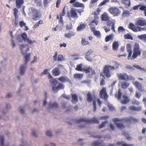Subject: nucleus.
Listing matches in <instances>:
<instances>
[{
  "mask_svg": "<svg viewBox=\"0 0 146 146\" xmlns=\"http://www.w3.org/2000/svg\"><path fill=\"white\" fill-rule=\"evenodd\" d=\"M19 111L21 113L24 114L25 113V108L23 107H20L19 108Z\"/></svg>",
  "mask_w": 146,
  "mask_h": 146,
  "instance_id": "obj_50",
  "label": "nucleus"
},
{
  "mask_svg": "<svg viewBox=\"0 0 146 146\" xmlns=\"http://www.w3.org/2000/svg\"><path fill=\"white\" fill-rule=\"evenodd\" d=\"M53 75L57 76L59 75L60 74V72L58 68H55L52 71Z\"/></svg>",
  "mask_w": 146,
  "mask_h": 146,
  "instance_id": "obj_23",
  "label": "nucleus"
},
{
  "mask_svg": "<svg viewBox=\"0 0 146 146\" xmlns=\"http://www.w3.org/2000/svg\"><path fill=\"white\" fill-rule=\"evenodd\" d=\"M68 17L69 18L72 17L77 19L78 16L76 12V10L74 9H72L70 10V14L68 15Z\"/></svg>",
  "mask_w": 146,
  "mask_h": 146,
  "instance_id": "obj_14",
  "label": "nucleus"
},
{
  "mask_svg": "<svg viewBox=\"0 0 146 146\" xmlns=\"http://www.w3.org/2000/svg\"><path fill=\"white\" fill-rule=\"evenodd\" d=\"M133 53L132 57H130V59L133 60L136 58L138 56L140 55L141 50L139 48V45L137 43L135 44L133 48Z\"/></svg>",
  "mask_w": 146,
  "mask_h": 146,
  "instance_id": "obj_2",
  "label": "nucleus"
},
{
  "mask_svg": "<svg viewBox=\"0 0 146 146\" xmlns=\"http://www.w3.org/2000/svg\"><path fill=\"white\" fill-rule=\"evenodd\" d=\"M48 78L50 79V81L51 83L52 84H56L57 83V81L54 78L49 72H48Z\"/></svg>",
  "mask_w": 146,
  "mask_h": 146,
  "instance_id": "obj_24",
  "label": "nucleus"
},
{
  "mask_svg": "<svg viewBox=\"0 0 146 146\" xmlns=\"http://www.w3.org/2000/svg\"><path fill=\"white\" fill-rule=\"evenodd\" d=\"M129 110H131L139 111L141 110V107H139L138 108H136L134 106H131L129 107Z\"/></svg>",
  "mask_w": 146,
  "mask_h": 146,
  "instance_id": "obj_27",
  "label": "nucleus"
},
{
  "mask_svg": "<svg viewBox=\"0 0 146 146\" xmlns=\"http://www.w3.org/2000/svg\"><path fill=\"white\" fill-rule=\"evenodd\" d=\"M72 102L73 103H76L78 100V96L76 94H72Z\"/></svg>",
  "mask_w": 146,
  "mask_h": 146,
  "instance_id": "obj_33",
  "label": "nucleus"
},
{
  "mask_svg": "<svg viewBox=\"0 0 146 146\" xmlns=\"http://www.w3.org/2000/svg\"><path fill=\"white\" fill-rule=\"evenodd\" d=\"M31 10L33 14L32 19L35 20L39 19L41 16L40 12L36 9L33 8H31Z\"/></svg>",
  "mask_w": 146,
  "mask_h": 146,
  "instance_id": "obj_4",
  "label": "nucleus"
},
{
  "mask_svg": "<svg viewBox=\"0 0 146 146\" xmlns=\"http://www.w3.org/2000/svg\"><path fill=\"white\" fill-rule=\"evenodd\" d=\"M4 137L3 135H0V141L1 142V144L3 145L4 143Z\"/></svg>",
  "mask_w": 146,
  "mask_h": 146,
  "instance_id": "obj_51",
  "label": "nucleus"
},
{
  "mask_svg": "<svg viewBox=\"0 0 146 146\" xmlns=\"http://www.w3.org/2000/svg\"><path fill=\"white\" fill-rule=\"evenodd\" d=\"M136 25L137 26H144L146 25V21L142 20H139L136 22Z\"/></svg>",
  "mask_w": 146,
  "mask_h": 146,
  "instance_id": "obj_25",
  "label": "nucleus"
},
{
  "mask_svg": "<svg viewBox=\"0 0 146 146\" xmlns=\"http://www.w3.org/2000/svg\"><path fill=\"white\" fill-rule=\"evenodd\" d=\"M89 42L87 41L86 40L84 39H82V45H86L87 44H88Z\"/></svg>",
  "mask_w": 146,
  "mask_h": 146,
  "instance_id": "obj_53",
  "label": "nucleus"
},
{
  "mask_svg": "<svg viewBox=\"0 0 146 146\" xmlns=\"http://www.w3.org/2000/svg\"><path fill=\"white\" fill-rule=\"evenodd\" d=\"M48 110L54 109L58 107V104L56 102L50 101L48 104Z\"/></svg>",
  "mask_w": 146,
  "mask_h": 146,
  "instance_id": "obj_11",
  "label": "nucleus"
},
{
  "mask_svg": "<svg viewBox=\"0 0 146 146\" xmlns=\"http://www.w3.org/2000/svg\"><path fill=\"white\" fill-rule=\"evenodd\" d=\"M101 19L102 21H107L110 20V18L108 15L105 12L101 15Z\"/></svg>",
  "mask_w": 146,
  "mask_h": 146,
  "instance_id": "obj_18",
  "label": "nucleus"
},
{
  "mask_svg": "<svg viewBox=\"0 0 146 146\" xmlns=\"http://www.w3.org/2000/svg\"><path fill=\"white\" fill-rule=\"evenodd\" d=\"M101 76H102L104 78H102L100 81V85L101 86L103 85L105 83V81H104V79H105V78L104 77V76L102 74H100Z\"/></svg>",
  "mask_w": 146,
  "mask_h": 146,
  "instance_id": "obj_48",
  "label": "nucleus"
},
{
  "mask_svg": "<svg viewBox=\"0 0 146 146\" xmlns=\"http://www.w3.org/2000/svg\"><path fill=\"white\" fill-rule=\"evenodd\" d=\"M124 38L125 39L133 40L132 37L129 34H127L124 35Z\"/></svg>",
  "mask_w": 146,
  "mask_h": 146,
  "instance_id": "obj_47",
  "label": "nucleus"
},
{
  "mask_svg": "<svg viewBox=\"0 0 146 146\" xmlns=\"http://www.w3.org/2000/svg\"><path fill=\"white\" fill-rule=\"evenodd\" d=\"M139 9L141 10H144V11H146V6L141 5Z\"/></svg>",
  "mask_w": 146,
  "mask_h": 146,
  "instance_id": "obj_64",
  "label": "nucleus"
},
{
  "mask_svg": "<svg viewBox=\"0 0 146 146\" xmlns=\"http://www.w3.org/2000/svg\"><path fill=\"white\" fill-rule=\"evenodd\" d=\"M133 84L139 91L142 92L144 91L143 87L142 86V84L138 82L137 81H133Z\"/></svg>",
  "mask_w": 146,
  "mask_h": 146,
  "instance_id": "obj_12",
  "label": "nucleus"
},
{
  "mask_svg": "<svg viewBox=\"0 0 146 146\" xmlns=\"http://www.w3.org/2000/svg\"><path fill=\"white\" fill-rule=\"evenodd\" d=\"M125 120L129 123H135L138 121V119L132 117H129L125 119Z\"/></svg>",
  "mask_w": 146,
  "mask_h": 146,
  "instance_id": "obj_16",
  "label": "nucleus"
},
{
  "mask_svg": "<svg viewBox=\"0 0 146 146\" xmlns=\"http://www.w3.org/2000/svg\"><path fill=\"white\" fill-rule=\"evenodd\" d=\"M94 52V50L92 49H89L85 53L86 56H88L91 54L93 53Z\"/></svg>",
  "mask_w": 146,
  "mask_h": 146,
  "instance_id": "obj_43",
  "label": "nucleus"
},
{
  "mask_svg": "<svg viewBox=\"0 0 146 146\" xmlns=\"http://www.w3.org/2000/svg\"><path fill=\"white\" fill-rule=\"evenodd\" d=\"M81 122H92L94 123H99L100 122L98 121V118L96 117H94L89 120H87L84 118H81L78 121V122L79 123H80Z\"/></svg>",
  "mask_w": 146,
  "mask_h": 146,
  "instance_id": "obj_7",
  "label": "nucleus"
},
{
  "mask_svg": "<svg viewBox=\"0 0 146 146\" xmlns=\"http://www.w3.org/2000/svg\"><path fill=\"white\" fill-rule=\"evenodd\" d=\"M135 79L134 78L133 76L130 75L128 76L127 74V78L126 80H135Z\"/></svg>",
  "mask_w": 146,
  "mask_h": 146,
  "instance_id": "obj_55",
  "label": "nucleus"
},
{
  "mask_svg": "<svg viewBox=\"0 0 146 146\" xmlns=\"http://www.w3.org/2000/svg\"><path fill=\"white\" fill-rule=\"evenodd\" d=\"M113 38L114 35L112 34L106 36L105 38V41L106 42H108L109 41L112 40Z\"/></svg>",
  "mask_w": 146,
  "mask_h": 146,
  "instance_id": "obj_28",
  "label": "nucleus"
},
{
  "mask_svg": "<svg viewBox=\"0 0 146 146\" xmlns=\"http://www.w3.org/2000/svg\"><path fill=\"white\" fill-rule=\"evenodd\" d=\"M123 3L129 6L130 5V1L129 0H121Z\"/></svg>",
  "mask_w": 146,
  "mask_h": 146,
  "instance_id": "obj_49",
  "label": "nucleus"
},
{
  "mask_svg": "<svg viewBox=\"0 0 146 146\" xmlns=\"http://www.w3.org/2000/svg\"><path fill=\"white\" fill-rule=\"evenodd\" d=\"M58 84L57 81V83L56 84H53L52 85V91L54 93H56L59 90H62L64 88V86L61 83L59 84L58 85L56 86Z\"/></svg>",
  "mask_w": 146,
  "mask_h": 146,
  "instance_id": "obj_5",
  "label": "nucleus"
},
{
  "mask_svg": "<svg viewBox=\"0 0 146 146\" xmlns=\"http://www.w3.org/2000/svg\"><path fill=\"white\" fill-rule=\"evenodd\" d=\"M27 44H20L19 45L21 52L23 54H26L27 51H29L30 48Z\"/></svg>",
  "mask_w": 146,
  "mask_h": 146,
  "instance_id": "obj_10",
  "label": "nucleus"
},
{
  "mask_svg": "<svg viewBox=\"0 0 146 146\" xmlns=\"http://www.w3.org/2000/svg\"><path fill=\"white\" fill-rule=\"evenodd\" d=\"M99 19V18L98 16V15H96L94 16V19L91 22V24L94 22H95V24L96 25H97L98 23V20Z\"/></svg>",
  "mask_w": 146,
  "mask_h": 146,
  "instance_id": "obj_36",
  "label": "nucleus"
},
{
  "mask_svg": "<svg viewBox=\"0 0 146 146\" xmlns=\"http://www.w3.org/2000/svg\"><path fill=\"white\" fill-rule=\"evenodd\" d=\"M19 24L21 27H22L23 26H25L26 25V23L24 22L23 21L19 22Z\"/></svg>",
  "mask_w": 146,
  "mask_h": 146,
  "instance_id": "obj_63",
  "label": "nucleus"
},
{
  "mask_svg": "<svg viewBox=\"0 0 146 146\" xmlns=\"http://www.w3.org/2000/svg\"><path fill=\"white\" fill-rule=\"evenodd\" d=\"M128 27L129 29L135 32L145 30L146 29V28L145 27L141 28L139 27H136L132 23H129Z\"/></svg>",
  "mask_w": 146,
  "mask_h": 146,
  "instance_id": "obj_8",
  "label": "nucleus"
},
{
  "mask_svg": "<svg viewBox=\"0 0 146 146\" xmlns=\"http://www.w3.org/2000/svg\"><path fill=\"white\" fill-rule=\"evenodd\" d=\"M74 6L76 7H80L84 8V6L83 3H80L78 2H76L74 3Z\"/></svg>",
  "mask_w": 146,
  "mask_h": 146,
  "instance_id": "obj_29",
  "label": "nucleus"
},
{
  "mask_svg": "<svg viewBox=\"0 0 146 146\" xmlns=\"http://www.w3.org/2000/svg\"><path fill=\"white\" fill-rule=\"evenodd\" d=\"M50 1V0H43V3L44 6L45 7H46Z\"/></svg>",
  "mask_w": 146,
  "mask_h": 146,
  "instance_id": "obj_58",
  "label": "nucleus"
},
{
  "mask_svg": "<svg viewBox=\"0 0 146 146\" xmlns=\"http://www.w3.org/2000/svg\"><path fill=\"white\" fill-rule=\"evenodd\" d=\"M123 100H121V103L123 104H125L128 103L130 101V99L127 96L125 95L122 96Z\"/></svg>",
  "mask_w": 146,
  "mask_h": 146,
  "instance_id": "obj_21",
  "label": "nucleus"
},
{
  "mask_svg": "<svg viewBox=\"0 0 146 146\" xmlns=\"http://www.w3.org/2000/svg\"><path fill=\"white\" fill-rule=\"evenodd\" d=\"M119 46L118 43L117 42L115 41L113 42L112 45L113 49L115 51H116Z\"/></svg>",
  "mask_w": 146,
  "mask_h": 146,
  "instance_id": "obj_35",
  "label": "nucleus"
},
{
  "mask_svg": "<svg viewBox=\"0 0 146 146\" xmlns=\"http://www.w3.org/2000/svg\"><path fill=\"white\" fill-rule=\"evenodd\" d=\"M82 64H80L77 65L76 66V68L75 69L78 71H83V70L82 68Z\"/></svg>",
  "mask_w": 146,
  "mask_h": 146,
  "instance_id": "obj_46",
  "label": "nucleus"
},
{
  "mask_svg": "<svg viewBox=\"0 0 146 146\" xmlns=\"http://www.w3.org/2000/svg\"><path fill=\"white\" fill-rule=\"evenodd\" d=\"M110 0H104L103 1L100 3L99 5V6H101L105 5L106 3L109 2Z\"/></svg>",
  "mask_w": 146,
  "mask_h": 146,
  "instance_id": "obj_52",
  "label": "nucleus"
},
{
  "mask_svg": "<svg viewBox=\"0 0 146 146\" xmlns=\"http://www.w3.org/2000/svg\"><path fill=\"white\" fill-rule=\"evenodd\" d=\"M119 64L117 63H116L114 66H112L109 65H106L104 66L103 68V73L107 78H109L111 76L110 71L118 69L119 68Z\"/></svg>",
  "mask_w": 146,
  "mask_h": 146,
  "instance_id": "obj_1",
  "label": "nucleus"
},
{
  "mask_svg": "<svg viewBox=\"0 0 146 146\" xmlns=\"http://www.w3.org/2000/svg\"><path fill=\"white\" fill-rule=\"evenodd\" d=\"M46 135L47 136L50 137L52 136L51 131L50 130H48L46 132Z\"/></svg>",
  "mask_w": 146,
  "mask_h": 146,
  "instance_id": "obj_56",
  "label": "nucleus"
},
{
  "mask_svg": "<svg viewBox=\"0 0 146 146\" xmlns=\"http://www.w3.org/2000/svg\"><path fill=\"white\" fill-rule=\"evenodd\" d=\"M100 143L98 141H94L92 143V146H97Z\"/></svg>",
  "mask_w": 146,
  "mask_h": 146,
  "instance_id": "obj_54",
  "label": "nucleus"
},
{
  "mask_svg": "<svg viewBox=\"0 0 146 146\" xmlns=\"http://www.w3.org/2000/svg\"><path fill=\"white\" fill-rule=\"evenodd\" d=\"M117 76L119 80H126L127 78V74L126 73H117Z\"/></svg>",
  "mask_w": 146,
  "mask_h": 146,
  "instance_id": "obj_15",
  "label": "nucleus"
},
{
  "mask_svg": "<svg viewBox=\"0 0 146 146\" xmlns=\"http://www.w3.org/2000/svg\"><path fill=\"white\" fill-rule=\"evenodd\" d=\"M129 83L126 82H123L121 83V87L124 89H125L128 88L129 86Z\"/></svg>",
  "mask_w": 146,
  "mask_h": 146,
  "instance_id": "obj_26",
  "label": "nucleus"
},
{
  "mask_svg": "<svg viewBox=\"0 0 146 146\" xmlns=\"http://www.w3.org/2000/svg\"><path fill=\"white\" fill-rule=\"evenodd\" d=\"M21 36L25 42H27L28 44H31L36 43V41L35 40H31L28 37L27 34L25 33L22 34Z\"/></svg>",
  "mask_w": 146,
  "mask_h": 146,
  "instance_id": "obj_9",
  "label": "nucleus"
},
{
  "mask_svg": "<svg viewBox=\"0 0 146 146\" xmlns=\"http://www.w3.org/2000/svg\"><path fill=\"white\" fill-rule=\"evenodd\" d=\"M87 100L88 102H91L93 101V104L94 108L93 111L95 112L96 110V98L94 96H92L90 93H88L87 94Z\"/></svg>",
  "mask_w": 146,
  "mask_h": 146,
  "instance_id": "obj_3",
  "label": "nucleus"
},
{
  "mask_svg": "<svg viewBox=\"0 0 146 146\" xmlns=\"http://www.w3.org/2000/svg\"><path fill=\"white\" fill-rule=\"evenodd\" d=\"M109 116H103L100 117H99V119L100 120L106 119L108 118Z\"/></svg>",
  "mask_w": 146,
  "mask_h": 146,
  "instance_id": "obj_61",
  "label": "nucleus"
},
{
  "mask_svg": "<svg viewBox=\"0 0 146 146\" xmlns=\"http://www.w3.org/2000/svg\"><path fill=\"white\" fill-rule=\"evenodd\" d=\"M23 55H24L25 59V64L27 65L30 60L31 54L30 53H29L27 54H23Z\"/></svg>",
  "mask_w": 146,
  "mask_h": 146,
  "instance_id": "obj_22",
  "label": "nucleus"
},
{
  "mask_svg": "<svg viewBox=\"0 0 146 146\" xmlns=\"http://www.w3.org/2000/svg\"><path fill=\"white\" fill-rule=\"evenodd\" d=\"M92 70V68L89 67L88 68H86L85 70H84L85 71V72L86 73H87L89 72H90L91 70Z\"/></svg>",
  "mask_w": 146,
  "mask_h": 146,
  "instance_id": "obj_62",
  "label": "nucleus"
},
{
  "mask_svg": "<svg viewBox=\"0 0 146 146\" xmlns=\"http://www.w3.org/2000/svg\"><path fill=\"white\" fill-rule=\"evenodd\" d=\"M138 38L142 40H146V34L141 35L137 36Z\"/></svg>",
  "mask_w": 146,
  "mask_h": 146,
  "instance_id": "obj_38",
  "label": "nucleus"
},
{
  "mask_svg": "<svg viewBox=\"0 0 146 146\" xmlns=\"http://www.w3.org/2000/svg\"><path fill=\"white\" fill-rule=\"evenodd\" d=\"M109 11L113 16H117L121 13V11L116 7H110L109 9Z\"/></svg>",
  "mask_w": 146,
  "mask_h": 146,
  "instance_id": "obj_6",
  "label": "nucleus"
},
{
  "mask_svg": "<svg viewBox=\"0 0 146 146\" xmlns=\"http://www.w3.org/2000/svg\"><path fill=\"white\" fill-rule=\"evenodd\" d=\"M63 56L61 54L58 55L57 60L59 61H60L63 60Z\"/></svg>",
  "mask_w": 146,
  "mask_h": 146,
  "instance_id": "obj_60",
  "label": "nucleus"
},
{
  "mask_svg": "<svg viewBox=\"0 0 146 146\" xmlns=\"http://www.w3.org/2000/svg\"><path fill=\"white\" fill-rule=\"evenodd\" d=\"M83 75L82 74H76L74 75V77L76 78L80 79L83 77Z\"/></svg>",
  "mask_w": 146,
  "mask_h": 146,
  "instance_id": "obj_41",
  "label": "nucleus"
},
{
  "mask_svg": "<svg viewBox=\"0 0 146 146\" xmlns=\"http://www.w3.org/2000/svg\"><path fill=\"white\" fill-rule=\"evenodd\" d=\"M93 33L94 35L98 38H99L101 36V33L99 31H94Z\"/></svg>",
  "mask_w": 146,
  "mask_h": 146,
  "instance_id": "obj_39",
  "label": "nucleus"
},
{
  "mask_svg": "<svg viewBox=\"0 0 146 146\" xmlns=\"http://www.w3.org/2000/svg\"><path fill=\"white\" fill-rule=\"evenodd\" d=\"M108 107L109 110L110 111H112L114 110V107H113L111 104H108Z\"/></svg>",
  "mask_w": 146,
  "mask_h": 146,
  "instance_id": "obj_59",
  "label": "nucleus"
},
{
  "mask_svg": "<svg viewBox=\"0 0 146 146\" xmlns=\"http://www.w3.org/2000/svg\"><path fill=\"white\" fill-rule=\"evenodd\" d=\"M58 80L61 82H64L67 80L68 78L66 77L63 76L59 77Z\"/></svg>",
  "mask_w": 146,
  "mask_h": 146,
  "instance_id": "obj_40",
  "label": "nucleus"
},
{
  "mask_svg": "<svg viewBox=\"0 0 146 146\" xmlns=\"http://www.w3.org/2000/svg\"><path fill=\"white\" fill-rule=\"evenodd\" d=\"M115 124L117 127L118 128L123 129L125 128V126L121 123L115 122Z\"/></svg>",
  "mask_w": 146,
  "mask_h": 146,
  "instance_id": "obj_34",
  "label": "nucleus"
},
{
  "mask_svg": "<svg viewBox=\"0 0 146 146\" xmlns=\"http://www.w3.org/2000/svg\"><path fill=\"white\" fill-rule=\"evenodd\" d=\"M132 104H133L138 105L140 104V103L139 101H137L135 100H133L132 101Z\"/></svg>",
  "mask_w": 146,
  "mask_h": 146,
  "instance_id": "obj_57",
  "label": "nucleus"
},
{
  "mask_svg": "<svg viewBox=\"0 0 146 146\" xmlns=\"http://www.w3.org/2000/svg\"><path fill=\"white\" fill-rule=\"evenodd\" d=\"M107 123V121L102 122L101 124L99 126V128L100 129H101L104 127L106 126V124Z\"/></svg>",
  "mask_w": 146,
  "mask_h": 146,
  "instance_id": "obj_45",
  "label": "nucleus"
},
{
  "mask_svg": "<svg viewBox=\"0 0 146 146\" xmlns=\"http://www.w3.org/2000/svg\"><path fill=\"white\" fill-rule=\"evenodd\" d=\"M16 7L18 9L21 8L24 3V0H16Z\"/></svg>",
  "mask_w": 146,
  "mask_h": 146,
  "instance_id": "obj_20",
  "label": "nucleus"
},
{
  "mask_svg": "<svg viewBox=\"0 0 146 146\" xmlns=\"http://www.w3.org/2000/svg\"><path fill=\"white\" fill-rule=\"evenodd\" d=\"M122 93L120 89H119L118 91V95L115 94V96L116 97H117V98L119 100L121 99Z\"/></svg>",
  "mask_w": 146,
  "mask_h": 146,
  "instance_id": "obj_42",
  "label": "nucleus"
},
{
  "mask_svg": "<svg viewBox=\"0 0 146 146\" xmlns=\"http://www.w3.org/2000/svg\"><path fill=\"white\" fill-rule=\"evenodd\" d=\"M75 33L72 31H69L68 33L65 34V36L66 37L70 38L71 37L74 35Z\"/></svg>",
  "mask_w": 146,
  "mask_h": 146,
  "instance_id": "obj_30",
  "label": "nucleus"
},
{
  "mask_svg": "<svg viewBox=\"0 0 146 146\" xmlns=\"http://www.w3.org/2000/svg\"><path fill=\"white\" fill-rule=\"evenodd\" d=\"M27 68V65L25 64H22L20 66L19 68V73L21 75H23L25 74Z\"/></svg>",
  "mask_w": 146,
  "mask_h": 146,
  "instance_id": "obj_17",
  "label": "nucleus"
},
{
  "mask_svg": "<svg viewBox=\"0 0 146 146\" xmlns=\"http://www.w3.org/2000/svg\"><path fill=\"white\" fill-rule=\"evenodd\" d=\"M126 48L127 51L129 53V54L128 56L127 59H130V58L132 54V50L131 47V45L129 44H127L126 45Z\"/></svg>",
  "mask_w": 146,
  "mask_h": 146,
  "instance_id": "obj_19",
  "label": "nucleus"
},
{
  "mask_svg": "<svg viewBox=\"0 0 146 146\" xmlns=\"http://www.w3.org/2000/svg\"><path fill=\"white\" fill-rule=\"evenodd\" d=\"M106 88H103L101 90L100 92V96L102 98H103L105 100H106L108 97V95L106 92Z\"/></svg>",
  "mask_w": 146,
  "mask_h": 146,
  "instance_id": "obj_13",
  "label": "nucleus"
},
{
  "mask_svg": "<svg viewBox=\"0 0 146 146\" xmlns=\"http://www.w3.org/2000/svg\"><path fill=\"white\" fill-rule=\"evenodd\" d=\"M32 2H34L36 3L37 6H41L42 4V0H31Z\"/></svg>",
  "mask_w": 146,
  "mask_h": 146,
  "instance_id": "obj_32",
  "label": "nucleus"
},
{
  "mask_svg": "<svg viewBox=\"0 0 146 146\" xmlns=\"http://www.w3.org/2000/svg\"><path fill=\"white\" fill-rule=\"evenodd\" d=\"M86 26V25L85 24H80L77 28V30L78 31H81L84 29Z\"/></svg>",
  "mask_w": 146,
  "mask_h": 146,
  "instance_id": "obj_31",
  "label": "nucleus"
},
{
  "mask_svg": "<svg viewBox=\"0 0 146 146\" xmlns=\"http://www.w3.org/2000/svg\"><path fill=\"white\" fill-rule=\"evenodd\" d=\"M125 31V29L122 27L120 26L118 28V31L119 33H123Z\"/></svg>",
  "mask_w": 146,
  "mask_h": 146,
  "instance_id": "obj_44",
  "label": "nucleus"
},
{
  "mask_svg": "<svg viewBox=\"0 0 146 146\" xmlns=\"http://www.w3.org/2000/svg\"><path fill=\"white\" fill-rule=\"evenodd\" d=\"M13 14L15 17V18H19L18 13L19 11L17 8H15L13 9Z\"/></svg>",
  "mask_w": 146,
  "mask_h": 146,
  "instance_id": "obj_37",
  "label": "nucleus"
}]
</instances>
